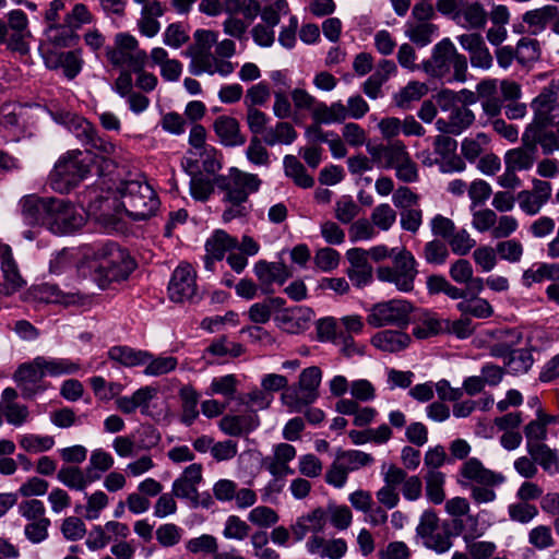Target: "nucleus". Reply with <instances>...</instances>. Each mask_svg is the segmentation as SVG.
I'll return each instance as SVG.
<instances>
[{
  "mask_svg": "<svg viewBox=\"0 0 559 559\" xmlns=\"http://www.w3.org/2000/svg\"><path fill=\"white\" fill-rule=\"evenodd\" d=\"M214 183L225 193L223 202L229 204L222 214L223 221L228 223L250 213L251 205L247 204L249 195L259 191L262 180L255 174L231 167L228 175L216 176Z\"/></svg>",
  "mask_w": 559,
  "mask_h": 559,
  "instance_id": "f257e3e1",
  "label": "nucleus"
},
{
  "mask_svg": "<svg viewBox=\"0 0 559 559\" xmlns=\"http://www.w3.org/2000/svg\"><path fill=\"white\" fill-rule=\"evenodd\" d=\"M67 127L78 142L84 147V155L91 156L96 164V175L104 176L116 166L114 157L117 145L87 119L81 116H70Z\"/></svg>",
  "mask_w": 559,
  "mask_h": 559,
  "instance_id": "f03ea898",
  "label": "nucleus"
},
{
  "mask_svg": "<svg viewBox=\"0 0 559 559\" xmlns=\"http://www.w3.org/2000/svg\"><path fill=\"white\" fill-rule=\"evenodd\" d=\"M97 264L93 278L102 289L114 282L126 281L135 269V262L128 250L116 242H106L94 251Z\"/></svg>",
  "mask_w": 559,
  "mask_h": 559,
  "instance_id": "7ed1b4c3",
  "label": "nucleus"
},
{
  "mask_svg": "<svg viewBox=\"0 0 559 559\" xmlns=\"http://www.w3.org/2000/svg\"><path fill=\"white\" fill-rule=\"evenodd\" d=\"M531 108L534 117L531 123L525 128L526 136L536 135L544 140L547 148L550 143L559 147V119L556 123V131L549 127L555 124L556 118L559 116L558 95L552 87L547 86L532 100Z\"/></svg>",
  "mask_w": 559,
  "mask_h": 559,
  "instance_id": "20e7f679",
  "label": "nucleus"
},
{
  "mask_svg": "<svg viewBox=\"0 0 559 559\" xmlns=\"http://www.w3.org/2000/svg\"><path fill=\"white\" fill-rule=\"evenodd\" d=\"M423 70L432 78L465 82L467 79V58L460 53L450 38L436 44L429 59L423 61Z\"/></svg>",
  "mask_w": 559,
  "mask_h": 559,
  "instance_id": "39448f33",
  "label": "nucleus"
},
{
  "mask_svg": "<svg viewBox=\"0 0 559 559\" xmlns=\"http://www.w3.org/2000/svg\"><path fill=\"white\" fill-rule=\"evenodd\" d=\"M93 167H96V164L91 160V156H85L79 148L70 150L59 158L50 171L49 185L60 193H68L92 174Z\"/></svg>",
  "mask_w": 559,
  "mask_h": 559,
  "instance_id": "423d86ee",
  "label": "nucleus"
},
{
  "mask_svg": "<svg viewBox=\"0 0 559 559\" xmlns=\"http://www.w3.org/2000/svg\"><path fill=\"white\" fill-rule=\"evenodd\" d=\"M118 191L122 207L133 221H145L155 215L159 207V199L147 182L128 180L121 182Z\"/></svg>",
  "mask_w": 559,
  "mask_h": 559,
  "instance_id": "0eeeda50",
  "label": "nucleus"
},
{
  "mask_svg": "<svg viewBox=\"0 0 559 559\" xmlns=\"http://www.w3.org/2000/svg\"><path fill=\"white\" fill-rule=\"evenodd\" d=\"M321 379V369L311 366L301 371L297 384L283 391L281 401L289 413H301L318 400Z\"/></svg>",
  "mask_w": 559,
  "mask_h": 559,
  "instance_id": "6e6552de",
  "label": "nucleus"
},
{
  "mask_svg": "<svg viewBox=\"0 0 559 559\" xmlns=\"http://www.w3.org/2000/svg\"><path fill=\"white\" fill-rule=\"evenodd\" d=\"M392 260V267L380 266L377 269V277L382 282L393 283L400 292H412L418 273L415 257L403 248L395 252Z\"/></svg>",
  "mask_w": 559,
  "mask_h": 559,
  "instance_id": "1a4fd4ad",
  "label": "nucleus"
},
{
  "mask_svg": "<svg viewBox=\"0 0 559 559\" xmlns=\"http://www.w3.org/2000/svg\"><path fill=\"white\" fill-rule=\"evenodd\" d=\"M106 57L114 67L127 66L132 72L143 70L147 61L146 51L140 49L138 39L128 33L115 36V45L106 47Z\"/></svg>",
  "mask_w": 559,
  "mask_h": 559,
  "instance_id": "9d476101",
  "label": "nucleus"
},
{
  "mask_svg": "<svg viewBox=\"0 0 559 559\" xmlns=\"http://www.w3.org/2000/svg\"><path fill=\"white\" fill-rule=\"evenodd\" d=\"M439 522L440 520L433 510H425L416 527V536L421 539L426 548L437 554H444L450 550L453 545L451 539L452 532L448 523L444 522L440 526Z\"/></svg>",
  "mask_w": 559,
  "mask_h": 559,
  "instance_id": "9b49d317",
  "label": "nucleus"
},
{
  "mask_svg": "<svg viewBox=\"0 0 559 559\" xmlns=\"http://www.w3.org/2000/svg\"><path fill=\"white\" fill-rule=\"evenodd\" d=\"M414 311L413 305L404 299H391L373 305L367 316V323L372 328L394 325L405 329Z\"/></svg>",
  "mask_w": 559,
  "mask_h": 559,
  "instance_id": "f8f14e48",
  "label": "nucleus"
},
{
  "mask_svg": "<svg viewBox=\"0 0 559 559\" xmlns=\"http://www.w3.org/2000/svg\"><path fill=\"white\" fill-rule=\"evenodd\" d=\"M538 145L542 147L544 155H550L554 152L559 151L558 145L550 143V148H547L543 139L536 135L532 136V134L526 136V131H524L522 135V146L507 152L504 156L506 166L511 167L514 170L530 169L537 158Z\"/></svg>",
  "mask_w": 559,
  "mask_h": 559,
  "instance_id": "ddd939ff",
  "label": "nucleus"
},
{
  "mask_svg": "<svg viewBox=\"0 0 559 559\" xmlns=\"http://www.w3.org/2000/svg\"><path fill=\"white\" fill-rule=\"evenodd\" d=\"M53 205L60 206L57 198H43L36 194L25 195L19 202L23 222L32 227L49 228Z\"/></svg>",
  "mask_w": 559,
  "mask_h": 559,
  "instance_id": "4468645a",
  "label": "nucleus"
},
{
  "mask_svg": "<svg viewBox=\"0 0 559 559\" xmlns=\"http://www.w3.org/2000/svg\"><path fill=\"white\" fill-rule=\"evenodd\" d=\"M195 280V271L190 264L177 266L168 285L169 298L175 302L193 300L198 289Z\"/></svg>",
  "mask_w": 559,
  "mask_h": 559,
  "instance_id": "2eb2a0df",
  "label": "nucleus"
},
{
  "mask_svg": "<svg viewBox=\"0 0 559 559\" xmlns=\"http://www.w3.org/2000/svg\"><path fill=\"white\" fill-rule=\"evenodd\" d=\"M60 206L53 205L49 230L53 234L66 235L80 229L84 223V217L75 210V207L64 199H58Z\"/></svg>",
  "mask_w": 559,
  "mask_h": 559,
  "instance_id": "dca6fc26",
  "label": "nucleus"
},
{
  "mask_svg": "<svg viewBox=\"0 0 559 559\" xmlns=\"http://www.w3.org/2000/svg\"><path fill=\"white\" fill-rule=\"evenodd\" d=\"M37 357L29 362H24L17 367L13 374L21 394L24 399H33L36 394L46 390L44 384V373L41 366L36 365Z\"/></svg>",
  "mask_w": 559,
  "mask_h": 559,
  "instance_id": "f3484780",
  "label": "nucleus"
},
{
  "mask_svg": "<svg viewBox=\"0 0 559 559\" xmlns=\"http://www.w3.org/2000/svg\"><path fill=\"white\" fill-rule=\"evenodd\" d=\"M459 476L461 478L457 481L462 486L471 484L499 486L504 481V477L501 474L486 468L476 457H471L463 463Z\"/></svg>",
  "mask_w": 559,
  "mask_h": 559,
  "instance_id": "a211bd4d",
  "label": "nucleus"
},
{
  "mask_svg": "<svg viewBox=\"0 0 559 559\" xmlns=\"http://www.w3.org/2000/svg\"><path fill=\"white\" fill-rule=\"evenodd\" d=\"M346 258L350 264L346 273L354 286L361 288L369 285L372 281L373 269L368 262L367 250L352 248L347 250Z\"/></svg>",
  "mask_w": 559,
  "mask_h": 559,
  "instance_id": "6ab92c4d",
  "label": "nucleus"
},
{
  "mask_svg": "<svg viewBox=\"0 0 559 559\" xmlns=\"http://www.w3.org/2000/svg\"><path fill=\"white\" fill-rule=\"evenodd\" d=\"M457 41L469 53L471 64L474 68L488 70L492 66V56L479 33H469L457 36Z\"/></svg>",
  "mask_w": 559,
  "mask_h": 559,
  "instance_id": "aec40b11",
  "label": "nucleus"
},
{
  "mask_svg": "<svg viewBox=\"0 0 559 559\" xmlns=\"http://www.w3.org/2000/svg\"><path fill=\"white\" fill-rule=\"evenodd\" d=\"M254 274L258 277L262 290L272 294L273 283L283 285L290 276L288 267L282 262H267L260 260L254 264Z\"/></svg>",
  "mask_w": 559,
  "mask_h": 559,
  "instance_id": "412c9836",
  "label": "nucleus"
},
{
  "mask_svg": "<svg viewBox=\"0 0 559 559\" xmlns=\"http://www.w3.org/2000/svg\"><path fill=\"white\" fill-rule=\"evenodd\" d=\"M326 526V514L322 507H318L312 511L298 516L296 522L292 524L290 530L295 542H301L308 533L312 536H319Z\"/></svg>",
  "mask_w": 559,
  "mask_h": 559,
  "instance_id": "4be33fe9",
  "label": "nucleus"
},
{
  "mask_svg": "<svg viewBox=\"0 0 559 559\" xmlns=\"http://www.w3.org/2000/svg\"><path fill=\"white\" fill-rule=\"evenodd\" d=\"M8 26L11 29L9 50L25 56L29 52L28 44L25 40L27 31V16L22 10H12L8 14Z\"/></svg>",
  "mask_w": 559,
  "mask_h": 559,
  "instance_id": "5701e85b",
  "label": "nucleus"
},
{
  "mask_svg": "<svg viewBox=\"0 0 559 559\" xmlns=\"http://www.w3.org/2000/svg\"><path fill=\"white\" fill-rule=\"evenodd\" d=\"M219 142L227 147L241 146L246 143V136L240 132L237 119L230 116H219L213 124Z\"/></svg>",
  "mask_w": 559,
  "mask_h": 559,
  "instance_id": "b1692460",
  "label": "nucleus"
},
{
  "mask_svg": "<svg viewBox=\"0 0 559 559\" xmlns=\"http://www.w3.org/2000/svg\"><path fill=\"white\" fill-rule=\"evenodd\" d=\"M312 314V310L307 307H294L284 310L276 320L281 329L295 334L307 329Z\"/></svg>",
  "mask_w": 559,
  "mask_h": 559,
  "instance_id": "393cba45",
  "label": "nucleus"
},
{
  "mask_svg": "<svg viewBox=\"0 0 559 559\" xmlns=\"http://www.w3.org/2000/svg\"><path fill=\"white\" fill-rule=\"evenodd\" d=\"M108 358L126 368H133L144 366L150 359V352L127 345H117L108 350Z\"/></svg>",
  "mask_w": 559,
  "mask_h": 559,
  "instance_id": "a878e982",
  "label": "nucleus"
},
{
  "mask_svg": "<svg viewBox=\"0 0 559 559\" xmlns=\"http://www.w3.org/2000/svg\"><path fill=\"white\" fill-rule=\"evenodd\" d=\"M306 547L310 554H318L321 557H328L330 559H340L347 550L346 542L343 538L326 542L321 536H311Z\"/></svg>",
  "mask_w": 559,
  "mask_h": 559,
  "instance_id": "bb28decb",
  "label": "nucleus"
},
{
  "mask_svg": "<svg viewBox=\"0 0 559 559\" xmlns=\"http://www.w3.org/2000/svg\"><path fill=\"white\" fill-rule=\"evenodd\" d=\"M411 343L408 334L401 331L384 330L374 334L371 344L382 352L397 353L405 349Z\"/></svg>",
  "mask_w": 559,
  "mask_h": 559,
  "instance_id": "cd10ccee",
  "label": "nucleus"
},
{
  "mask_svg": "<svg viewBox=\"0 0 559 559\" xmlns=\"http://www.w3.org/2000/svg\"><path fill=\"white\" fill-rule=\"evenodd\" d=\"M453 20L457 23H461V20H463V27L479 31L485 28L488 13L480 2L475 1L463 5L460 11L456 12V16H453Z\"/></svg>",
  "mask_w": 559,
  "mask_h": 559,
  "instance_id": "c85d7f7f",
  "label": "nucleus"
},
{
  "mask_svg": "<svg viewBox=\"0 0 559 559\" xmlns=\"http://www.w3.org/2000/svg\"><path fill=\"white\" fill-rule=\"evenodd\" d=\"M478 100L481 103L483 110L490 117H497L502 109V100L498 95L497 83L495 80H484L477 84Z\"/></svg>",
  "mask_w": 559,
  "mask_h": 559,
  "instance_id": "c756f323",
  "label": "nucleus"
},
{
  "mask_svg": "<svg viewBox=\"0 0 559 559\" xmlns=\"http://www.w3.org/2000/svg\"><path fill=\"white\" fill-rule=\"evenodd\" d=\"M347 118L346 106L342 102H335L331 106L318 102L312 110V119L318 124H331L343 122Z\"/></svg>",
  "mask_w": 559,
  "mask_h": 559,
  "instance_id": "7c9ffc66",
  "label": "nucleus"
},
{
  "mask_svg": "<svg viewBox=\"0 0 559 559\" xmlns=\"http://www.w3.org/2000/svg\"><path fill=\"white\" fill-rule=\"evenodd\" d=\"M179 397L182 408L180 420L186 426H191L199 416L198 403L200 394L192 385H183L179 390Z\"/></svg>",
  "mask_w": 559,
  "mask_h": 559,
  "instance_id": "2f4dec72",
  "label": "nucleus"
},
{
  "mask_svg": "<svg viewBox=\"0 0 559 559\" xmlns=\"http://www.w3.org/2000/svg\"><path fill=\"white\" fill-rule=\"evenodd\" d=\"M237 247V239L222 229L215 230L205 242V251L216 260H223L227 251Z\"/></svg>",
  "mask_w": 559,
  "mask_h": 559,
  "instance_id": "473e14b6",
  "label": "nucleus"
},
{
  "mask_svg": "<svg viewBox=\"0 0 559 559\" xmlns=\"http://www.w3.org/2000/svg\"><path fill=\"white\" fill-rule=\"evenodd\" d=\"M46 35L50 44L56 48H68L76 44L79 36L75 28L64 22L60 24H49L46 28Z\"/></svg>",
  "mask_w": 559,
  "mask_h": 559,
  "instance_id": "72a5a7b5",
  "label": "nucleus"
},
{
  "mask_svg": "<svg viewBox=\"0 0 559 559\" xmlns=\"http://www.w3.org/2000/svg\"><path fill=\"white\" fill-rule=\"evenodd\" d=\"M36 365L41 366L44 378L46 376L59 377L62 374H72L80 369V365L67 358L47 359L44 356H37Z\"/></svg>",
  "mask_w": 559,
  "mask_h": 559,
  "instance_id": "f704fd0d",
  "label": "nucleus"
},
{
  "mask_svg": "<svg viewBox=\"0 0 559 559\" xmlns=\"http://www.w3.org/2000/svg\"><path fill=\"white\" fill-rule=\"evenodd\" d=\"M285 175L293 179L296 186L308 189L313 187L314 179L307 174L305 166L294 155H286L283 159Z\"/></svg>",
  "mask_w": 559,
  "mask_h": 559,
  "instance_id": "c9c22d12",
  "label": "nucleus"
},
{
  "mask_svg": "<svg viewBox=\"0 0 559 559\" xmlns=\"http://www.w3.org/2000/svg\"><path fill=\"white\" fill-rule=\"evenodd\" d=\"M438 25L433 23H406L405 35L419 47H425L431 43L432 37L438 33Z\"/></svg>",
  "mask_w": 559,
  "mask_h": 559,
  "instance_id": "e433bc0d",
  "label": "nucleus"
},
{
  "mask_svg": "<svg viewBox=\"0 0 559 559\" xmlns=\"http://www.w3.org/2000/svg\"><path fill=\"white\" fill-rule=\"evenodd\" d=\"M528 453L533 461L538 463L546 473L550 475L559 473V457L548 445L530 447Z\"/></svg>",
  "mask_w": 559,
  "mask_h": 559,
  "instance_id": "4c0bfd02",
  "label": "nucleus"
},
{
  "mask_svg": "<svg viewBox=\"0 0 559 559\" xmlns=\"http://www.w3.org/2000/svg\"><path fill=\"white\" fill-rule=\"evenodd\" d=\"M428 92V87L425 83L417 81H411L405 87H403L393 97L394 103L402 109H409L413 102L419 100Z\"/></svg>",
  "mask_w": 559,
  "mask_h": 559,
  "instance_id": "58836bf2",
  "label": "nucleus"
},
{
  "mask_svg": "<svg viewBox=\"0 0 559 559\" xmlns=\"http://www.w3.org/2000/svg\"><path fill=\"white\" fill-rule=\"evenodd\" d=\"M297 138V132L288 122H277L274 128H269L263 134V142L269 146L275 144H292Z\"/></svg>",
  "mask_w": 559,
  "mask_h": 559,
  "instance_id": "ea45409f",
  "label": "nucleus"
},
{
  "mask_svg": "<svg viewBox=\"0 0 559 559\" xmlns=\"http://www.w3.org/2000/svg\"><path fill=\"white\" fill-rule=\"evenodd\" d=\"M456 309L462 316H472L478 319L490 318L493 313L491 305L479 297H467L456 305Z\"/></svg>",
  "mask_w": 559,
  "mask_h": 559,
  "instance_id": "a19ab883",
  "label": "nucleus"
},
{
  "mask_svg": "<svg viewBox=\"0 0 559 559\" xmlns=\"http://www.w3.org/2000/svg\"><path fill=\"white\" fill-rule=\"evenodd\" d=\"M426 496L435 504H441L445 499V475L442 472L429 469L425 475Z\"/></svg>",
  "mask_w": 559,
  "mask_h": 559,
  "instance_id": "79ce46f5",
  "label": "nucleus"
},
{
  "mask_svg": "<svg viewBox=\"0 0 559 559\" xmlns=\"http://www.w3.org/2000/svg\"><path fill=\"white\" fill-rule=\"evenodd\" d=\"M336 457L347 469L348 473L357 471L361 467L369 466L374 462L371 454L359 450H338Z\"/></svg>",
  "mask_w": 559,
  "mask_h": 559,
  "instance_id": "37998d69",
  "label": "nucleus"
},
{
  "mask_svg": "<svg viewBox=\"0 0 559 559\" xmlns=\"http://www.w3.org/2000/svg\"><path fill=\"white\" fill-rule=\"evenodd\" d=\"M558 15V7L547 4L542 8L527 11L523 15V22L538 29H544L551 21L557 19Z\"/></svg>",
  "mask_w": 559,
  "mask_h": 559,
  "instance_id": "c03bdc74",
  "label": "nucleus"
},
{
  "mask_svg": "<svg viewBox=\"0 0 559 559\" xmlns=\"http://www.w3.org/2000/svg\"><path fill=\"white\" fill-rule=\"evenodd\" d=\"M540 57L539 43L535 38L523 37L518 41L515 48V60L522 64L527 66L537 61Z\"/></svg>",
  "mask_w": 559,
  "mask_h": 559,
  "instance_id": "a18cd8bd",
  "label": "nucleus"
},
{
  "mask_svg": "<svg viewBox=\"0 0 559 559\" xmlns=\"http://www.w3.org/2000/svg\"><path fill=\"white\" fill-rule=\"evenodd\" d=\"M1 270L11 292H15L23 286L24 281L19 273L17 266L13 260L12 252L9 247H7L2 252Z\"/></svg>",
  "mask_w": 559,
  "mask_h": 559,
  "instance_id": "49530a36",
  "label": "nucleus"
},
{
  "mask_svg": "<svg viewBox=\"0 0 559 559\" xmlns=\"http://www.w3.org/2000/svg\"><path fill=\"white\" fill-rule=\"evenodd\" d=\"M533 362L534 358L532 353L525 348H519L504 361V366L507 372L516 376L526 373L532 368Z\"/></svg>",
  "mask_w": 559,
  "mask_h": 559,
  "instance_id": "de8ad7c7",
  "label": "nucleus"
},
{
  "mask_svg": "<svg viewBox=\"0 0 559 559\" xmlns=\"http://www.w3.org/2000/svg\"><path fill=\"white\" fill-rule=\"evenodd\" d=\"M178 360L174 356H158L154 357L150 353V359L145 362L143 373L148 377H159L176 369Z\"/></svg>",
  "mask_w": 559,
  "mask_h": 559,
  "instance_id": "09e8293b",
  "label": "nucleus"
},
{
  "mask_svg": "<svg viewBox=\"0 0 559 559\" xmlns=\"http://www.w3.org/2000/svg\"><path fill=\"white\" fill-rule=\"evenodd\" d=\"M324 510L326 514V522L330 521L335 528L343 531L350 525L353 514L347 506H338L330 502Z\"/></svg>",
  "mask_w": 559,
  "mask_h": 559,
  "instance_id": "8fccbe9b",
  "label": "nucleus"
},
{
  "mask_svg": "<svg viewBox=\"0 0 559 559\" xmlns=\"http://www.w3.org/2000/svg\"><path fill=\"white\" fill-rule=\"evenodd\" d=\"M423 257L428 264L442 265L449 258V250L445 242L433 239L425 243Z\"/></svg>",
  "mask_w": 559,
  "mask_h": 559,
  "instance_id": "3c124183",
  "label": "nucleus"
},
{
  "mask_svg": "<svg viewBox=\"0 0 559 559\" xmlns=\"http://www.w3.org/2000/svg\"><path fill=\"white\" fill-rule=\"evenodd\" d=\"M251 531L250 525L238 515H229L223 528V536L227 539L245 540Z\"/></svg>",
  "mask_w": 559,
  "mask_h": 559,
  "instance_id": "603ef678",
  "label": "nucleus"
},
{
  "mask_svg": "<svg viewBox=\"0 0 559 559\" xmlns=\"http://www.w3.org/2000/svg\"><path fill=\"white\" fill-rule=\"evenodd\" d=\"M186 549L192 554L212 555L218 551V544L215 536L202 534L199 537L191 538L186 544Z\"/></svg>",
  "mask_w": 559,
  "mask_h": 559,
  "instance_id": "864d4df0",
  "label": "nucleus"
},
{
  "mask_svg": "<svg viewBox=\"0 0 559 559\" xmlns=\"http://www.w3.org/2000/svg\"><path fill=\"white\" fill-rule=\"evenodd\" d=\"M57 478L70 489L82 491L86 488L84 472L78 466H63L59 469Z\"/></svg>",
  "mask_w": 559,
  "mask_h": 559,
  "instance_id": "5fc2aeb1",
  "label": "nucleus"
},
{
  "mask_svg": "<svg viewBox=\"0 0 559 559\" xmlns=\"http://www.w3.org/2000/svg\"><path fill=\"white\" fill-rule=\"evenodd\" d=\"M263 139L252 136L246 150L247 159L255 166L269 167L271 164L270 153L263 145Z\"/></svg>",
  "mask_w": 559,
  "mask_h": 559,
  "instance_id": "6e6d98bb",
  "label": "nucleus"
},
{
  "mask_svg": "<svg viewBox=\"0 0 559 559\" xmlns=\"http://www.w3.org/2000/svg\"><path fill=\"white\" fill-rule=\"evenodd\" d=\"M20 447L29 453H38L50 450L55 440L50 436L24 435L20 438Z\"/></svg>",
  "mask_w": 559,
  "mask_h": 559,
  "instance_id": "4d7b16f0",
  "label": "nucleus"
},
{
  "mask_svg": "<svg viewBox=\"0 0 559 559\" xmlns=\"http://www.w3.org/2000/svg\"><path fill=\"white\" fill-rule=\"evenodd\" d=\"M449 118L453 128V135H459L474 122L475 115L467 107L460 106L452 108Z\"/></svg>",
  "mask_w": 559,
  "mask_h": 559,
  "instance_id": "13d9d810",
  "label": "nucleus"
},
{
  "mask_svg": "<svg viewBox=\"0 0 559 559\" xmlns=\"http://www.w3.org/2000/svg\"><path fill=\"white\" fill-rule=\"evenodd\" d=\"M370 218L379 229L389 230L396 221V212L388 203H382L373 209Z\"/></svg>",
  "mask_w": 559,
  "mask_h": 559,
  "instance_id": "bf43d9fd",
  "label": "nucleus"
},
{
  "mask_svg": "<svg viewBox=\"0 0 559 559\" xmlns=\"http://www.w3.org/2000/svg\"><path fill=\"white\" fill-rule=\"evenodd\" d=\"M248 520L257 526L266 528L276 524L280 516L272 508L259 506L249 512Z\"/></svg>",
  "mask_w": 559,
  "mask_h": 559,
  "instance_id": "052dcab7",
  "label": "nucleus"
},
{
  "mask_svg": "<svg viewBox=\"0 0 559 559\" xmlns=\"http://www.w3.org/2000/svg\"><path fill=\"white\" fill-rule=\"evenodd\" d=\"M237 379L234 374H226L223 377L214 378L210 385V392L207 394H221L226 396L228 400L235 397L237 391Z\"/></svg>",
  "mask_w": 559,
  "mask_h": 559,
  "instance_id": "680f3d73",
  "label": "nucleus"
},
{
  "mask_svg": "<svg viewBox=\"0 0 559 559\" xmlns=\"http://www.w3.org/2000/svg\"><path fill=\"white\" fill-rule=\"evenodd\" d=\"M495 250L502 260L510 263L520 262L524 251L522 243L515 239L499 241Z\"/></svg>",
  "mask_w": 559,
  "mask_h": 559,
  "instance_id": "e2e57ef3",
  "label": "nucleus"
},
{
  "mask_svg": "<svg viewBox=\"0 0 559 559\" xmlns=\"http://www.w3.org/2000/svg\"><path fill=\"white\" fill-rule=\"evenodd\" d=\"M50 524L51 522L48 518L29 521V523L25 525L24 534L31 543L39 544L47 539Z\"/></svg>",
  "mask_w": 559,
  "mask_h": 559,
  "instance_id": "0e129e2a",
  "label": "nucleus"
},
{
  "mask_svg": "<svg viewBox=\"0 0 559 559\" xmlns=\"http://www.w3.org/2000/svg\"><path fill=\"white\" fill-rule=\"evenodd\" d=\"M194 44L189 48L190 55L210 52L217 41V34L213 31L198 29L194 35Z\"/></svg>",
  "mask_w": 559,
  "mask_h": 559,
  "instance_id": "69168bd1",
  "label": "nucleus"
},
{
  "mask_svg": "<svg viewBox=\"0 0 559 559\" xmlns=\"http://www.w3.org/2000/svg\"><path fill=\"white\" fill-rule=\"evenodd\" d=\"M508 513L512 521L526 524L538 514V510L534 504L516 502L508 507Z\"/></svg>",
  "mask_w": 559,
  "mask_h": 559,
  "instance_id": "338daca9",
  "label": "nucleus"
},
{
  "mask_svg": "<svg viewBox=\"0 0 559 559\" xmlns=\"http://www.w3.org/2000/svg\"><path fill=\"white\" fill-rule=\"evenodd\" d=\"M448 241L452 252L459 255L467 254L476 245V241L465 229H461L456 233L454 231Z\"/></svg>",
  "mask_w": 559,
  "mask_h": 559,
  "instance_id": "774afa93",
  "label": "nucleus"
}]
</instances>
